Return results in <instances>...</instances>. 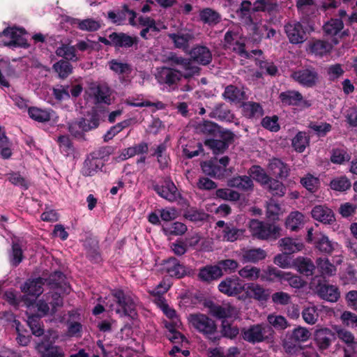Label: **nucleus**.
Returning a JSON list of instances; mask_svg holds the SVG:
<instances>
[{"instance_id":"0eeeda50","label":"nucleus","mask_w":357,"mask_h":357,"mask_svg":"<svg viewBox=\"0 0 357 357\" xmlns=\"http://www.w3.org/2000/svg\"><path fill=\"white\" fill-rule=\"evenodd\" d=\"M26 33V31L22 28L8 27L0 32V38L2 37L8 38L7 40H2L1 42L4 46L27 47L29 45L24 38Z\"/></svg>"},{"instance_id":"4be33fe9","label":"nucleus","mask_w":357,"mask_h":357,"mask_svg":"<svg viewBox=\"0 0 357 357\" xmlns=\"http://www.w3.org/2000/svg\"><path fill=\"white\" fill-rule=\"evenodd\" d=\"M318 296L324 300L335 303L340 297V292L338 287L332 284H320L317 289Z\"/></svg>"},{"instance_id":"0e129e2a","label":"nucleus","mask_w":357,"mask_h":357,"mask_svg":"<svg viewBox=\"0 0 357 357\" xmlns=\"http://www.w3.org/2000/svg\"><path fill=\"white\" fill-rule=\"evenodd\" d=\"M332 190L336 191H345L351 187V183L346 176H340L333 178L330 183Z\"/></svg>"},{"instance_id":"c9c22d12","label":"nucleus","mask_w":357,"mask_h":357,"mask_svg":"<svg viewBox=\"0 0 357 357\" xmlns=\"http://www.w3.org/2000/svg\"><path fill=\"white\" fill-rule=\"evenodd\" d=\"M294 267L301 273L305 275H311L314 270V265L309 259L298 257L295 259Z\"/></svg>"},{"instance_id":"423d86ee","label":"nucleus","mask_w":357,"mask_h":357,"mask_svg":"<svg viewBox=\"0 0 357 357\" xmlns=\"http://www.w3.org/2000/svg\"><path fill=\"white\" fill-rule=\"evenodd\" d=\"M248 227L252 235L259 239H276L280 236V227L274 224L253 219L250 221Z\"/></svg>"},{"instance_id":"ddd939ff","label":"nucleus","mask_w":357,"mask_h":357,"mask_svg":"<svg viewBox=\"0 0 357 357\" xmlns=\"http://www.w3.org/2000/svg\"><path fill=\"white\" fill-rule=\"evenodd\" d=\"M244 294L238 296V299L246 301L248 299H255L257 301H266L268 297L267 290L257 283L245 284Z\"/></svg>"},{"instance_id":"f257e3e1","label":"nucleus","mask_w":357,"mask_h":357,"mask_svg":"<svg viewBox=\"0 0 357 357\" xmlns=\"http://www.w3.org/2000/svg\"><path fill=\"white\" fill-rule=\"evenodd\" d=\"M115 303H109L106 305L109 310L114 311L120 317L129 316L134 317L135 315V301L128 295H126L123 291L114 290L112 294Z\"/></svg>"},{"instance_id":"cd10ccee","label":"nucleus","mask_w":357,"mask_h":357,"mask_svg":"<svg viewBox=\"0 0 357 357\" xmlns=\"http://www.w3.org/2000/svg\"><path fill=\"white\" fill-rule=\"evenodd\" d=\"M103 166L102 160L97 158H88L84 164L82 173L84 176H91L101 170Z\"/></svg>"},{"instance_id":"052dcab7","label":"nucleus","mask_w":357,"mask_h":357,"mask_svg":"<svg viewBox=\"0 0 357 357\" xmlns=\"http://www.w3.org/2000/svg\"><path fill=\"white\" fill-rule=\"evenodd\" d=\"M53 69L58 73L60 78H66L73 71L71 64L63 60H61L53 65Z\"/></svg>"},{"instance_id":"bf43d9fd","label":"nucleus","mask_w":357,"mask_h":357,"mask_svg":"<svg viewBox=\"0 0 357 357\" xmlns=\"http://www.w3.org/2000/svg\"><path fill=\"white\" fill-rule=\"evenodd\" d=\"M311 336V333L305 327L298 326L294 328L291 335V339L295 342H304L307 341Z\"/></svg>"},{"instance_id":"338daca9","label":"nucleus","mask_w":357,"mask_h":357,"mask_svg":"<svg viewBox=\"0 0 357 357\" xmlns=\"http://www.w3.org/2000/svg\"><path fill=\"white\" fill-rule=\"evenodd\" d=\"M223 96L225 99H228L230 101H236L243 99L244 93L237 87L229 85L225 88Z\"/></svg>"},{"instance_id":"9d476101","label":"nucleus","mask_w":357,"mask_h":357,"mask_svg":"<svg viewBox=\"0 0 357 357\" xmlns=\"http://www.w3.org/2000/svg\"><path fill=\"white\" fill-rule=\"evenodd\" d=\"M225 46L226 48L238 53L242 57L248 58L250 56L249 53L245 50L244 42L241 41V38L237 32L228 31L225 33Z\"/></svg>"},{"instance_id":"2f4dec72","label":"nucleus","mask_w":357,"mask_h":357,"mask_svg":"<svg viewBox=\"0 0 357 357\" xmlns=\"http://www.w3.org/2000/svg\"><path fill=\"white\" fill-rule=\"evenodd\" d=\"M228 185L241 190L248 191L253 188L252 180L248 176H236L228 181Z\"/></svg>"},{"instance_id":"393cba45","label":"nucleus","mask_w":357,"mask_h":357,"mask_svg":"<svg viewBox=\"0 0 357 357\" xmlns=\"http://www.w3.org/2000/svg\"><path fill=\"white\" fill-rule=\"evenodd\" d=\"M305 223L304 215L298 211H292L285 220V227L292 231H296L303 227Z\"/></svg>"},{"instance_id":"39448f33","label":"nucleus","mask_w":357,"mask_h":357,"mask_svg":"<svg viewBox=\"0 0 357 357\" xmlns=\"http://www.w3.org/2000/svg\"><path fill=\"white\" fill-rule=\"evenodd\" d=\"M241 335L243 340L255 344L273 339L274 331L269 326L259 324L243 328L241 331Z\"/></svg>"},{"instance_id":"f8f14e48","label":"nucleus","mask_w":357,"mask_h":357,"mask_svg":"<svg viewBox=\"0 0 357 357\" xmlns=\"http://www.w3.org/2000/svg\"><path fill=\"white\" fill-rule=\"evenodd\" d=\"M183 75L178 70L173 68L162 67L157 70L155 78L160 84H165L168 86L176 84Z\"/></svg>"},{"instance_id":"9b49d317","label":"nucleus","mask_w":357,"mask_h":357,"mask_svg":"<svg viewBox=\"0 0 357 357\" xmlns=\"http://www.w3.org/2000/svg\"><path fill=\"white\" fill-rule=\"evenodd\" d=\"M206 306L211 315L218 319H223V320H226L227 318L236 319L238 314L237 309L229 303L219 305L209 303Z\"/></svg>"},{"instance_id":"c85d7f7f","label":"nucleus","mask_w":357,"mask_h":357,"mask_svg":"<svg viewBox=\"0 0 357 357\" xmlns=\"http://www.w3.org/2000/svg\"><path fill=\"white\" fill-rule=\"evenodd\" d=\"M72 24L77 29L84 31H96L100 28V22L92 18L84 20L73 19Z\"/></svg>"},{"instance_id":"37998d69","label":"nucleus","mask_w":357,"mask_h":357,"mask_svg":"<svg viewBox=\"0 0 357 357\" xmlns=\"http://www.w3.org/2000/svg\"><path fill=\"white\" fill-rule=\"evenodd\" d=\"M36 349L40 354H43L42 357H65L63 351L57 346L46 348L43 343H38L36 345Z\"/></svg>"},{"instance_id":"6ab92c4d","label":"nucleus","mask_w":357,"mask_h":357,"mask_svg":"<svg viewBox=\"0 0 357 357\" xmlns=\"http://www.w3.org/2000/svg\"><path fill=\"white\" fill-rule=\"evenodd\" d=\"M98 119L96 117L91 118L90 121L82 119L78 122H73L69 126V131L75 136H79L83 132H87L97 128Z\"/></svg>"},{"instance_id":"7c9ffc66","label":"nucleus","mask_w":357,"mask_h":357,"mask_svg":"<svg viewBox=\"0 0 357 357\" xmlns=\"http://www.w3.org/2000/svg\"><path fill=\"white\" fill-rule=\"evenodd\" d=\"M202 169L205 174L218 178L224 177L226 172V169L213 161L204 162L202 164Z\"/></svg>"},{"instance_id":"09e8293b","label":"nucleus","mask_w":357,"mask_h":357,"mask_svg":"<svg viewBox=\"0 0 357 357\" xmlns=\"http://www.w3.org/2000/svg\"><path fill=\"white\" fill-rule=\"evenodd\" d=\"M238 275L248 280H257L261 279V270L256 266H245L238 271Z\"/></svg>"},{"instance_id":"a211bd4d","label":"nucleus","mask_w":357,"mask_h":357,"mask_svg":"<svg viewBox=\"0 0 357 357\" xmlns=\"http://www.w3.org/2000/svg\"><path fill=\"white\" fill-rule=\"evenodd\" d=\"M312 217L325 225H331L335 221L332 209L325 205H317L311 211Z\"/></svg>"},{"instance_id":"f03ea898","label":"nucleus","mask_w":357,"mask_h":357,"mask_svg":"<svg viewBox=\"0 0 357 357\" xmlns=\"http://www.w3.org/2000/svg\"><path fill=\"white\" fill-rule=\"evenodd\" d=\"M164 312V314L170 319V321L166 324V328L169 330L167 335L168 339L172 343H176L179 340L182 342H186V338L175 328H178L181 326V321L178 317L176 311L169 307L165 300L158 299V303H155Z\"/></svg>"},{"instance_id":"8fccbe9b","label":"nucleus","mask_w":357,"mask_h":357,"mask_svg":"<svg viewBox=\"0 0 357 357\" xmlns=\"http://www.w3.org/2000/svg\"><path fill=\"white\" fill-rule=\"evenodd\" d=\"M28 113L30 118L38 122H46L51 119L50 112L48 110L36 107H29Z\"/></svg>"},{"instance_id":"13d9d810","label":"nucleus","mask_w":357,"mask_h":357,"mask_svg":"<svg viewBox=\"0 0 357 357\" xmlns=\"http://www.w3.org/2000/svg\"><path fill=\"white\" fill-rule=\"evenodd\" d=\"M276 7V3L266 2L265 0H257L252 6L251 5L250 15L252 17L254 13L257 11H273Z\"/></svg>"},{"instance_id":"a19ab883","label":"nucleus","mask_w":357,"mask_h":357,"mask_svg":"<svg viewBox=\"0 0 357 357\" xmlns=\"http://www.w3.org/2000/svg\"><path fill=\"white\" fill-rule=\"evenodd\" d=\"M29 312L27 314H35L38 317L45 316L49 311L47 303L42 300L35 303H29L26 304Z\"/></svg>"},{"instance_id":"864d4df0","label":"nucleus","mask_w":357,"mask_h":357,"mask_svg":"<svg viewBox=\"0 0 357 357\" xmlns=\"http://www.w3.org/2000/svg\"><path fill=\"white\" fill-rule=\"evenodd\" d=\"M333 47V44L326 43L324 40H317L312 43L310 45V51L317 54L322 56L329 52Z\"/></svg>"},{"instance_id":"6e6d98bb","label":"nucleus","mask_w":357,"mask_h":357,"mask_svg":"<svg viewBox=\"0 0 357 357\" xmlns=\"http://www.w3.org/2000/svg\"><path fill=\"white\" fill-rule=\"evenodd\" d=\"M40 317L35 314H30L28 316L27 324L30 327L32 333L36 336H41L44 333V329L40 321Z\"/></svg>"},{"instance_id":"72a5a7b5","label":"nucleus","mask_w":357,"mask_h":357,"mask_svg":"<svg viewBox=\"0 0 357 357\" xmlns=\"http://www.w3.org/2000/svg\"><path fill=\"white\" fill-rule=\"evenodd\" d=\"M172 61L178 65L182 66L183 69L185 70L183 74L184 77H190L195 75H197L199 72V68L195 66H192L190 61L188 59H183L182 57L173 56L172 57Z\"/></svg>"},{"instance_id":"ea45409f","label":"nucleus","mask_w":357,"mask_h":357,"mask_svg":"<svg viewBox=\"0 0 357 357\" xmlns=\"http://www.w3.org/2000/svg\"><path fill=\"white\" fill-rule=\"evenodd\" d=\"M332 332L328 328H321L315 332V340L320 349H325L331 344Z\"/></svg>"},{"instance_id":"a18cd8bd","label":"nucleus","mask_w":357,"mask_h":357,"mask_svg":"<svg viewBox=\"0 0 357 357\" xmlns=\"http://www.w3.org/2000/svg\"><path fill=\"white\" fill-rule=\"evenodd\" d=\"M267 321L271 325V327H273L276 330L283 331L289 326V324L284 317L275 313L268 314L267 317Z\"/></svg>"},{"instance_id":"79ce46f5","label":"nucleus","mask_w":357,"mask_h":357,"mask_svg":"<svg viewBox=\"0 0 357 357\" xmlns=\"http://www.w3.org/2000/svg\"><path fill=\"white\" fill-rule=\"evenodd\" d=\"M240 354L236 347H232L225 352L222 347L210 348L208 350V357H236Z\"/></svg>"},{"instance_id":"e433bc0d","label":"nucleus","mask_w":357,"mask_h":357,"mask_svg":"<svg viewBox=\"0 0 357 357\" xmlns=\"http://www.w3.org/2000/svg\"><path fill=\"white\" fill-rule=\"evenodd\" d=\"M243 115L248 118H259L263 115L261 106L257 102H248L242 106Z\"/></svg>"},{"instance_id":"2eb2a0df","label":"nucleus","mask_w":357,"mask_h":357,"mask_svg":"<svg viewBox=\"0 0 357 357\" xmlns=\"http://www.w3.org/2000/svg\"><path fill=\"white\" fill-rule=\"evenodd\" d=\"M284 31L292 44L302 43L306 39L305 31L300 22H291L287 23L284 26Z\"/></svg>"},{"instance_id":"7ed1b4c3","label":"nucleus","mask_w":357,"mask_h":357,"mask_svg":"<svg viewBox=\"0 0 357 357\" xmlns=\"http://www.w3.org/2000/svg\"><path fill=\"white\" fill-rule=\"evenodd\" d=\"M250 8L251 3L248 1H243L236 13L241 20L247 24V29L252 34L253 40H257L263 36L268 29L261 21H253L252 17L250 15Z\"/></svg>"},{"instance_id":"f704fd0d","label":"nucleus","mask_w":357,"mask_h":357,"mask_svg":"<svg viewBox=\"0 0 357 357\" xmlns=\"http://www.w3.org/2000/svg\"><path fill=\"white\" fill-rule=\"evenodd\" d=\"M279 244L283 250L289 253H294L298 252L301 250L304 247L302 242L298 241L297 239L291 238L289 237H285L280 239Z\"/></svg>"},{"instance_id":"774afa93","label":"nucleus","mask_w":357,"mask_h":357,"mask_svg":"<svg viewBox=\"0 0 357 357\" xmlns=\"http://www.w3.org/2000/svg\"><path fill=\"white\" fill-rule=\"evenodd\" d=\"M204 143L215 154L224 152L228 147V143L222 140L208 139L205 140Z\"/></svg>"},{"instance_id":"1a4fd4ad","label":"nucleus","mask_w":357,"mask_h":357,"mask_svg":"<svg viewBox=\"0 0 357 357\" xmlns=\"http://www.w3.org/2000/svg\"><path fill=\"white\" fill-rule=\"evenodd\" d=\"M85 93L95 102L110 103V89L106 84L91 82Z\"/></svg>"},{"instance_id":"c756f323","label":"nucleus","mask_w":357,"mask_h":357,"mask_svg":"<svg viewBox=\"0 0 357 357\" xmlns=\"http://www.w3.org/2000/svg\"><path fill=\"white\" fill-rule=\"evenodd\" d=\"M43 279L29 280L22 287V291L28 295L38 296L43 292Z\"/></svg>"},{"instance_id":"bb28decb","label":"nucleus","mask_w":357,"mask_h":357,"mask_svg":"<svg viewBox=\"0 0 357 357\" xmlns=\"http://www.w3.org/2000/svg\"><path fill=\"white\" fill-rule=\"evenodd\" d=\"M242 260L243 262L257 263L266 257L265 250L261 248L243 249L241 251Z\"/></svg>"},{"instance_id":"e2e57ef3","label":"nucleus","mask_w":357,"mask_h":357,"mask_svg":"<svg viewBox=\"0 0 357 357\" xmlns=\"http://www.w3.org/2000/svg\"><path fill=\"white\" fill-rule=\"evenodd\" d=\"M284 211L280 204L273 200H271L266 207V215L268 218L273 220H278L280 216L283 214Z\"/></svg>"},{"instance_id":"680f3d73","label":"nucleus","mask_w":357,"mask_h":357,"mask_svg":"<svg viewBox=\"0 0 357 357\" xmlns=\"http://www.w3.org/2000/svg\"><path fill=\"white\" fill-rule=\"evenodd\" d=\"M249 173L255 181L261 184L266 185L268 183L269 177L261 167L252 166L250 169Z\"/></svg>"},{"instance_id":"3c124183","label":"nucleus","mask_w":357,"mask_h":357,"mask_svg":"<svg viewBox=\"0 0 357 357\" xmlns=\"http://www.w3.org/2000/svg\"><path fill=\"white\" fill-rule=\"evenodd\" d=\"M56 54L58 56L63 57L67 60L73 61L78 60L74 46L62 45L56 49Z\"/></svg>"},{"instance_id":"dca6fc26","label":"nucleus","mask_w":357,"mask_h":357,"mask_svg":"<svg viewBox=\"0 0 357 357\" xmlns=\"http://www.w3.org/2000/svg\"><path fill=\"white\" fill-rule=\"evenodd\" d=\"M161 271L168 275L175 278H182L186 274L185 268L176 258H169L161 264Z\"/></svg>"},{"instance_id":"49530a36","label":"nucleus","mask_w":357,"mask_h":357,"mask_svg":"<svg viewBox=\"0 0 357 357\" xmlns=\"http://www.w3.org/2000/svg\"><path fill=\"white\" fill-rule=\"evenodd\" d=\"M108 66L111 70L119 75L130 74L132 71V67L130 64L117 59L109 61Z\"/></svg>"},{"instance_id":"5fc2aeb1","label":"nucleus","mask_w":357,"mask_h":357,"mask_svg":"<svg viewBox=\"0 0 357 357\" xmlns=\"http://www.w3.org/2000/svg\"><path fill=\"white\" fill-rule=\"evenodd\" d=\"M112 42L119 47H131L134 43V39L124 33H113L109 36Z\"/></svg>"},{"instance_id":"6e6552de","label":"nucleus","mask_w":357,"mask_h":357,"mask_svg":"<svg viewBox=\"0 0 357 357\" xmlns=\"http://www.w3.org/2000/svg\"><path fill=\"white\" fill-rule=\"evenodd\" d=\"M245 283L237 276L227 277L218 284L219 291L228 296H239L245 290Z\"/></svg>"},{"instance_id":"5701e85b","label":"nucleus","mask_w":357,"mask_h":357,"mask_svg":"<svg viewBox=\"0 0 357 357\" xmlns=\"http://www.w3.org/2000/svg\"><path fill=\"white\" fill-rule=\"evenodd\" d=\"M190 58L195 62L201 65H207L212 60L211 51L204 46H197L190 52Z\"/></svg>"},{"instance_id":"c03bdc74","label":"nucleus","mask_w":357,"mask_h":357,"mask_svg":"<svg viewBox=\"0 0 357 357\" xmlns=\"http://www.w3.org/2000/svg\"><path fill=\"white\" fill-rule=\"evenodd\" d=\"M317 267L321 275L332 276L336 273L335 266L331 263L328 258H319L317 261Z\"/></svg>"},{"instance_id":"4468645a","label":"nucleus","mask_w":357,"mask_h":357,"mask_svg":"<svg viewBox=\"0 0 357 357\" xmlns=\"http://www.w3.org/2000/svg\"><path fill=\"white\" fill-rule=\"evenodd\" d=\"M279 98L282 103L285 105L298 106L302 109L311 106V102L303 99L302 95L297 91H287L282 92Z\"/></svg>"},{"instance_id":"4d7b16f0","label":"nucleus","mask_w":357,"mask_h":357,"mask_svg":"<svg viewBox=\"0 0 357 357\" xmlns=\"http://www.w3.org/2000/svg\"><path fill=\"white\" fill-rule=\"evenodd\" d=\"M301 183L308 191L313 192L318 190L320 181L318 177L311 174H307L304 177L301 178Z\"/></svg>"},{"instance_id":"aec40b11","label":"nucleus","mask_w":357,"mask_h":357,"mask_svg":"<svg viewBox=\"0 0 357 357\" xmlns=\"http://www.w3.org/2000/svg\"><path fill=\"white\" fill-rule=\"evenodd\" d=\"M155 190L161 197L171 202L179 197L176 185L169 180H165L162 185L155 186Z\"/></svg>"},{"instance_id":"de8ad7c7","label":"nucleus","mask_w":357,"mask_h":357,"mask_svg":"<svg viewBox=\"0 0 357 357\" xmlns=\"http://www.w3.org/2000/svg\"><path fill=\"white\" fill-rule=\"evenodd\" d=\"M244 232V229H239L230 225H226L222 231V239L224 241L234 242L243 236Z\"/></svg>"},{"instance_id":"603ef678","label":"nucleus","mask_w":357,"mask_h":357,"mask_svg":"<svg viewBox=\"0 0 357 357\" xmlns=\"http://www.w3.org/2000/svg\"><path fill=\"white\" fill-rule=\"evenodd\" d=\"M309 144V137L304 132H299L292 139V146L294 149L302 153Z\"/></svg>"},{"instance_id":"58836bf2","label":"nucleus","mask_w":357,"mask_h":357,"mask_svg":"<svg viewBox=\"0 0 357 357\" xmlns=\"http://www.w3.org/2000/svg\"><path fill=\"white\" fill-rule=\"evenodd\" d=\"M269 169L273 175L279 178H286L289 174L287 166L278 158H273L269 163Z\"/></svg>"},{"instance_id":"f3484780","label":"nucleus","mask_w":357,"mask_h":357,"mask_svg":"<svg viewBox=\"0 0 357 357\" xmlns=\"http://www.w3.org/2000/svg\"><path fill=\"white\" fill-rule=\"evenodd\" d=\"M291 77L300 84L311 87L317 83L318 74L313 69L306 68L294 72Z\"/></svg>"},{"instance_id":"412c9836","label":"nucleus","mask_w":357,"mask_h":357,"mask_svg":"<svg viewBox=\"0 0 357 357\" xmlns=\"http://www.w3.org/2000/svg\"><path fill=\"white\" fill-rule=\"evenodd\" d=\"M172 40L176 47L187 50L189 47V43L194 39V34L190 30L183 29L177 33H171L169 35Z\"/></svg>"},{"instance_id":"473e14b6","label":"nucleus","mask_w":357,"mask_h":357,"mask_svg":"<svg viewBox=\"0 0 357 357\" xmlns=\"http://www.w3.org/2000/svg\"><path fill=\"white\" fill-rule=\"evenodd\" d=\"M222 275V269L216 266H209L202 268L199 277L204 281L217 280Z\"/></svg>"},{"instance_id":"b1692460","label":"nucleus","mask_w":357,"mask_h":357,"mask_svg":"<svg viewBox=\"0 0 357 357\" xmlns=\"http://www.w3.org/2000/svg\"><path fill=\"white\" fill-rule=\"evenodd\" d=\"M344 27L343 22L340 19H332L324 25L325 34L328 38H333L332 43H338L337 36Z\"/></svg>"},{"instance_id":"4c0bfd02","label":"nucleus","mask_w":357,"mask_h":357,"mask_svg":"<svg viewBox=\"0 0 357 357\" xmlns=\"http://www.w3.org/2000/svg\"><path fill=\"white\" fill-rule=\"evenodd\" d=\"M285 271L278 270L273 266H268L265 269L262 274H261V280L269 282H275L278 280L282 283V278Z\"/></svg>"},{"instance_id":"69168bd1","label":"nucleus","mask_w":357,"mask_h":357,"mask_svg":"<svg viewBox=\"0 0 357 357\" xmlns=\"http://www.w3.org/2000/svg\"><path fill=\"white\" fill-rule=\"evenodd\" d=\"M163 231L166 234L181 236L186 232L187 227L182 222H175L169 225L164 227Z\"/></svg>"},{"instance_id":"a878e982","label":"nucleus","mask_w":357,"mask_h":357,"mask_svg":"<svg viewBox=\"0 0 357 357\" xmlns=\"http://www.w3.org/2000/svg\"><path fill=\"white\" fill-rule=\"evenodd\" d=\"M340 245L329 240L324 234H319L316 241V248L322 252L331 254L333 251H339Z\"/></svg>"},{"instance_id":"20e7f679","label":"nucleus","mask_w":357,"mask_h":357,"mask_svg":"<svg viewBox=\"0 0 357 357\" xmlns=\"http://www.w3.org/2000/svg\"><path fill=\"white\" fill-rule=\"evenodd\" d=\"M190 326L206 337L216 340L217 326L215 322L208 316L201 313L190 314L188 317Z\"/></svg>"}]
</instances>
